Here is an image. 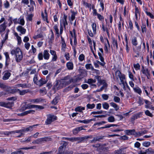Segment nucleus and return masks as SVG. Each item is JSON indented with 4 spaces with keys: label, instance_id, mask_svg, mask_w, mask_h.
<instances>
[{
    "label": "nucleus",
    "instance_id": "1",
    "mask_svg": "<svg viewBox=\"0 0 154 154\" xmlns=\"http://www.w3.org/2000/svg\"><path fill=\"white\" fill-rule=\"evenodd\" d=\"M11 54L12 55L15 54V60L17 62H20L23 59L22 52L20 49L18 48L12 50L11 51Z\"/></svg>",
    "mask_w": 154,
    "mask_h": 154
},
{
    "label": "nucleus",
    "instance_id": "2",
    "mask_svg": "<svg viewBox=\"0 0 154 154\" xmlns=\"http://www.w3.org/2000/svg\"><path fill=\"white\" fill-rule=\"evenodd\" d=\"M37 125H36L29 126V127L26 128H24L19 130H17L15 132L16 133H20V135L17 136V137H21L22 135L24 134V133L29 131H32L33 130V128Z\"/></svg>",
    "mask_w": 154,
    "mask_h": 154
},
{
    "label": "nucleus",
    "instance_id": "3",
    "mask_svg": "<svg viewBox=\"0 0 154 154\" xmlns=\"http://www.w3.org/2000/svg\"><path fill=\"white\" fill-rule=\"evenodd\" d=\"M67 16L65 15H64L63 17L60 20V33L61 35L63 32V26H64L65 29H66V26L68 25V23L66 19Z\"/></svg>",
    "mask_w": 154,
    "mask_h": 154
},
{
    "label": "nucleus",
    "instance_id": "4",
    "mask_svg": "<svg viewBox=\"0 0 154 154\" xmlns=\"http://www.w3.org/2000/svg\"><path fill=\"white\" fill-rule=\"evenodd\" d=\"M116 77L117 79L119 78L120 80L121 84L123 85H125L124 80L125 79V76L124 74H122L121 72L119 71H117L115 73Z\"/></svg>",
    "mask_w": 154,
    "mask_h": 154
},
{
    "label": "nucleus",
    "instance_id": "5",
    "mask_svg": "<svg viewBox=\"0 0 154 154\" xmlns=\"http://www.w3.org/2000/svg\"><path fill=\"white\" fill-rule=\"evenodd\" d=\"M71 82L70 81L68 82L67 81H63L60 82L59 85L58 86L59 83L58 82H57L55 85H54L55 88H57L58 89V88H61L64 87L67 84H68L69 83Z\"/></svg>",
    "mask_w": 154,
    "mask_h": 154
},
{
    "label": "nucleus",
    "instance_id": "6",
    "mask_svg": "<svg viewBox=\"0 0 154 154\" xmlns=\"http://www.w3.org/2000/svg\"><path fill=\"white\" fill-rule=\"evenodd\" d=\"M57 119V117L53 115H49L48 116L47 119L45 121L47 124H50L52 122Z\"/></svg>",
    "mask_w": 154,
    "mask_h": 154
},
{
    "label": "nucleus",
    "instance_id": "7",
    "mask_svg": "<svg viewBox=\"0 0 154 154\" xmlns=\"http://www.w3.org/2000/svg\"><path fill=\"white\" fill-rule=\"evenodd\" d=\"M11 91L10 92L11 93H13L18 91L20 95H25L29 91L28 90H25L21 91L18 89H14L11 90Z\"/></svg>",
    "mask_w": 154,
    "mask_h": 154
},
{
    "label": "nucleus",
    "instance_id": "8",
    "mask_svg": "<svg viewBox=\"0 0 154 154\" xmlns=\"http://www.w3.org/2000/svg\"><path fill=\"white\" fill-rule=\"evenodd\" d=\"M9 30L8 29H7L6 30V32L5 34L4 33L1 34L2 37L3 38L2 41V45L5 42V41L7 40L8 38V35L9 32Z\"/></svg>",
    "mask_w": 154,
    "mask_h": 154
},
{
    "label": "nucleus",
    "instance_id": "9",
    "mask_svg": "<svg viewBox=\"0 0 154 154\" xmlns=\"http://www.w3.org/2000/svg\"><path fill=\"white\" fill-rule=\"evenodd\" d=\"M63 145L60 147L58 149L59 153L57 154H64V150L65 149L67 143L64 141L63 142Z\"/></svg>",
    "mask_w": 154,
    "mask_h": 154
},
{
    "label": "nucleus",
    "instance_id": "10",
    "mask_svg": "<svg viewBox=\"0 0 154 154\" xmlns=\"http://www.w3.org/2000/svg\"><path fill=\"white\" fill-rule=\"evenodd\" d=\"M141 71L143 74L146 76L148 79H149L150 76V72L149 70H148V68L143 67Z\"/></svg>",
    "mask_w": 154,
    "mask_h": 154
},
{
    "label": "nucleus",
    "instance_id": "11",
    "mask_svg": "<svg viewBox=\"0 0 154 154\" xmlns=\"http://www.w3.org/2000/svg\"><path fill=\"white\" fill-rule=\"evenodd\" d=\"M127 148V147H122L118 150H116L114 153L115 154H125L126 153V151L125 150Z\"/></svg>",
    "mask_w": 154,
    "mask_h": 154
},
{
    "label": "nucleus",
    "instance_id": "12",
    "mask_svg": "<svg viewBox=\"0 0 154 154\" xmlns=\"http://www.w3.org/2000/svg\"><path fill=\"white\" fill-rule=\"evenodd\" d=\"M0 105L7 108H10L13 106V102L1 103H0Z\"/></svg>",
    "mask_w": 154,
    "mask_h": 154
},
{
    "label": "nucleus",
    "instance_id": "13",
    "mask_svg": "<svg viewBox=\"0 0 154 154\" xmlns=\"http://www.w3.org/2000/svg\"><path fill=\"white\" fill-rule=\"evenodd\" d=\"M17 31L20 32V35L22 34H24L26 32V29L23 27L20 26H18L16 28Z\"/></svg>",
    "mask_w": 154,
    "mask_h": 154
},
{
    "label": "nucleus",
    "instance_id": "14",
    "mask_svg": "<svg viewBox=\"0 0 154 154\" xmlns=\"http://www.w3.org/2000/svg\"><path fill=\"white\" fill-rule=\"evenodd\" d=\"M3 76L2 79L3 80H5L8 79L10 76L11 73L8 71H6L3 72Z\"/></svg>",
    "mask_w": 154,
    "mask_h": 154
},
{
    "label": "nucleus",
    "instance_id": "15",
    "mask_svg": "<svg viewBox=\"0 0 154 154\" xmlns=\"http://www.w3.org/2000/svg\"><path fill=\"white\" fill-rule=\"evenodd\" d=\"M42 16L44 21H45L47 23H48L49 22L48 20V15L46 9L45 10L44 13L43 12L42 13Z\"/></svg>",
    "mask_w": 154,
    "mask_h": 154
},
{
    "label": "nucleus",
    "instance_id": "16",
    "mask_svg": "<svg viewBox=\"0 0 154 154\" xmlns=\"http://www.w3.org/2000/svg\"><path fill=\"white\" fill-rule=\"evenodd\" d=\"M47 81V80H45L42 78H41L37 82L36 84L39 86H42L43 84L46 83Z\"/></svg>",
    "mask_w": 154,
    "mask_h": 154
},
{
    "label": "nucleus",
    "instance_id": "17",
    "mask_svg": "<svg viewBox=\"0 0 154 154\" xmlns=\"http://www.w3.org/2000/svg\"><path fill=\"white\" fill-rule=\"evenodd\" d=\"M43 57L44 59L46 60H48L49 59L50 55L49 53V51L47 50H44L43 51Z\"/></svg>",
    "mask_w": 154,
    "mask_h": 154
},
{
    "label": "nucleus",
    "instance_id": "18",
    "mask_svg": "<svg viewBox=\"0 0 154 154\" xmlns=\"http://www.w3.org/2000/svg\"><path fill=\"white\" fill-rule=\"evenodd\" d=\"M50 53L53 56L52 58V61H56L57 58L56 51L53 50H50Z\"/></svg>",
    "mask_w": 154,
    "mask_h": 154
},
{
    "label": "nucleus",
    "instance_id": "19",
    "mask_svg": "<svg viewBox=\"0 0 154 154\" xmlns=\"http://www.w3.org/2000/svg\"><path fill=\"white\" fill-rule=\"evenodd\" d=\"M126 134L128 135H135V131L134 129L125 130L124 131Z\"/></svg>",
    "mask_w": 154,
    "mask_h": 154
},
{
    "label": "nucleus",
    "instance_id": "20",
    "mask_svg": "<svg viewBox=\"0 0 154 154\" xmlns=\"http://www.w3.org/2000/svg\"><path fill=\"white\" fill-rule=\"evenodd\" d=\"M95 78L97 79L98 82L97 85L99 86H100L102 84H103L105 82L103 80H102L101 79V77L99 76H95Z\"/></svg>",
    "mask_w": 154,
    "mask_h": 154
},
{
    "label": "nucleus",
    "instance_id": "21",
    "mask_svg": "<svg viewBox=\"0 0 154 154\" xmlns=\"http://www.w3.org/2000/svg\"><path fill=\"white\" fill-rule=\"evenodd\" d=\"M6 23L4 21L3 24L0 25V33L1 34H2V33L5 30L6 27Z\"/></svg>",
    "mask_w": 154,
    "mask_h": 154
},
{
    "label": "nucleus",
    "instance_id": "22",
    "mask_svg": "<svg viewBox=\"0 0 154 154\" xmlns=\"http://www.w3.org/2000/svg\"><path fill=\"white\" fill-rule=\"evenodd\" d=\"M42 101V100L40 98L35 99H31L29 100V101L32 103H38Z\"/></svg>",
    "mask_w": 154,
    "mask_h": 154
},
{
    "label": "nucleus",
    "instance_id": "23",
    "mask_svg": "<svg viewBox=\"0 0 154 154\" xmlns=\"http://www.w3.org/2000/svg\"><path fill=\"white\" fill-rule=\"evenodd\" d=\"M142 112H139L137 113L134 115H133L131 118V120H134L140 117V116L142 115Z\"/></svg>",
    "mask_w": 154,
    "mask_h": 154
},
{
    "label": "nucleus",
    "instance_id": "24",
    "mask_svg": "<svg viewBox=\"0 0 154 154\" xmlns=\"http://www.w3.org/2000/svg\"><path fill=\"white\" fill-rule=\"evenodd\" d=\"M18 23L23 26L25 24V21L23 17L21 16L18 20Z\"/></svg>",
    "mask_w": 154,
    "mask_h": 154
},
{
    "label": "nucleus",
    "instance_id": "25",
    "mask_svg": "<svg viewBox=\"0 0 154 154\" xmlns=\"http://www.w3.org/2000/svg\"><path fill=\"white\" fill-rule=\"evenodd\" d=\"M14 35L16 37L17 39L18 42L17 44L18 45H20L22 42V40L20 37L19 36L18 33L17 32H15L14 33Z\"/></svg>",
    "mask_w": 154,
    "mask_h": 154
},
{
    "label": "nucleus",
    "instance_id": "26",
    "mask_svg": "<svg viewBox=\"0 0 154 154\" xmlns=\"http://www.w3.org/2000/svg\"><path fill=\"white\" fill-rule=\"evenodd\" d=\"M112 44L114 47L116 46V49H118V45L117 41L116 39H115L114 37H112Z\"/></svg>",
    "mask_w": 154,
    "mask_h": 154
},
{
    "label": "nucleus",
    "instance_id": "27",
    "mask_svg": "<svg viewBox=\"0 0 154 154\" xmlns=\"http://www.w3.org/2000/svg\"><path fill=\"white\" fill-rule=\"evenodd\" d=\"M35 112V111L33 110H30L26 111L21 114L22 116H24L28 114H33Z\"/></svg>",
    "mask_w": 154,
    "mask_h": 154
},
{
    "label": "nucleus",
    "instance_id": "28",
    "mask_svg": "<svg viewBox=\"0 0 154 154\" xmlns=\"http://www.w3.org/2000/svg\"><path fill=\"white\" fill-rule=\"evenodd\" d=\"M133 90L135 92L138 93L139 95H141L142 93V91L139 87L133 88Z\"/></svg>",
    "mask_w": 154,
    "mask_h": 154
},
{
    "label": "nucleus",
    "instance_id": "29",
    "mask_svg": "<svg viewBox=\"0 0 154 154\" xmlns=\"http://www.w3.org/2000/svg\"><path fill=\"white\" fill-rule=\"evenodd\" d=\"M132 44L134 46H136L138 44L137 38L136 37L134 36L131 38Z\"/></svg>",
    "mask_w": 154,
    "mask_h": 154
},
{
    "label": "nucleus",
    "instance_id": "30",
    "mask_svg": "<svg viewBox=\"0 0 154 154\" xmlns=\"http://www.w3.org/2000/svg\"><path fill=\"white\" fill-rule=\"evenodd\" d=\"M102 28L103 31H106L107 33V35L109 36V33L108 29L106 26H105L103 23L102 24Z\"/></svg>",
    "mask_w": 154,
    "mask_h": 154
},
{
    "label": "nucleus",
    "instance_id": "31",
    "mask_svg": "<svg viewBox=\"0 0 154 154\" xmlns=\"http://www.w3.org/2000/svg\"><path fill=\"white\" fill-rule=\"evenodd\" d=\"M66 66L67 68L69 70H72L73 69V64L71 62H68L67 63Z\"/></svg>",
    "mask_w": 154,
    "mask_h": 154
},
{
    "label": "nucleus",
    "instance_id": "32",
    "mask_svg": "<svg viewBox=\"0 0 154 154\" xmlns=\"http://www.w3.org/2000/svg\"><path fill=\"white\" fill-rule=\"evenodd\" d=\"M15 88H17V87H21L22 88H28V87L27 86V85L26 84H18L17 85H15Z\"/></svg>",
    "mask_w": 154,
    "mask_h": 154
},
{
    "label": "nucleus",
    "instance_id": "33",
    "mask_svg": "<svg viewBox=\"0 0 154 154\" xmlns=\"http://www.w3.org/2000/svg\"><path fill=\"white\" fill-rule=\"evenodd\" d=\"M86 68L87 69L94 70V68L91 64H87L85 65Z\"/></svg>",
    "mask_w": 154,
    "mask_h": 154
},
{
    "label": "nucleus",
    "instance_id": "34",
    "mask_svg": "<svg viewBox=\"0 0 154 154\" xmlns=\"http://www.w3.org/2000/svg\"><path fill=\"white\" fill-rule=\"evenodd\" d=\"M40 139L42 143L45 142L49 141L50 140V138L48 137L40 138Z\"/></svg>",
    "mask_w": 154,
    "mask_h": 154
},
{
    "label": "nucleus",
    "instance_id": "35",
    "mask_svg": "<svg viewBox=\"0 0 154 154\" xmlns=\"http://www.w3.org/2000/svg\"><path fill=\"white\" fill-rule=\"evenodd\" d=\"M54 29L55 31L56 34L57 35V36L59 37V29L58 26L57 25H55L54 27Z\"/></svg>",
    "mask_w": 154,
    "mask_h": 154
},
{
    "label": "nucleus",
    "instance_id": "36",
    "mask_svg": "<svg viewBox=\"0 0 154 154\" xmlns=\"http://www.w3.org/2000/svg\"><path fill=\"white\" fill-rule=\"evenodd\" d=\"M66 139L71 141L72 142L76 141L79 140L78 137H70V138H66Z\"/></svg>",
    "mask_w": 154,
    "mask_h": 154
},
{
    "label": "nucleus",
    "instance_id": "37",
    "mask_svg": "<svg viewBox=\"0 0 154 154\" xmlns=\"http://www.w3.org/2000/svg\"><path fill=\"white\" fill-rule=\"evenodd\" d=\"M70 33L71 35L70 38H72L73 39V38H75V37H76L75 30V29H73L72 31H70Z\"/></svg>",
    "mask_w": 154,
    "mask_h": 154
},
{
    "label": "nucleus",
    "instance_id": "38",
    "mask_svg": "<svg viewBox=\"0 0 154 154\" xmlns=\"http://www.w3.org/2000/svg\"><path fill=\"white\" fill-rule=\"evenodd\" d=\"M16 131H15L6 132L5 133V134H7V135H8L9 134H13V133L14 134H16V137H17V136H18V135H20V133H16L15 132Z\"/></svg>",
    "mask_w": 154,
    "mask_h": 154
},
{
    "label": "nucleus",
    "instance_id": "39",
    "mask_svg": "<svg viewBox=\"0 0 154 154\" xmlns=\"http://www.w3.org/2000/svg\"><path fill=\"white\" fill-rule=\"evenodd\" d=\"M110 104L111 106L115 109L116 111L119 109V107L115 103L113 102H111L110 103Z\"/></svg>",
    "mask_w": 154,
    "mask_h": 154
},
{
    "label": "nucleus",
    "instance_id": "40",
    "mask_svg": "<svg viewBox=\"0 0 154 154\" xmlns=\"http://www.w3.org/2000/svg\"><path fill=\"white\" fill-rule=\"evenodd\" d=\"M95 119H90L84 120H82V123L85 124H88L92 121H95Z\"/></svg>",
    "mask_w": 154,
    "mask_h": 154
},
{
    "label": "nucleus",
    "instance_id": "41",
    "mask_svg": "<svg viewBox=\"0 0 154 154\" xmlns=\"http://www.w3.org/2000/svg\"><path fill=\"white\" fill-rule=\"evenodd\" d=\"M85 108L84 107L79 106L76 108L75 109V111L82 112L83 110H85Z\"/></svg>",
    "mask_w": 154,
    "mask_h": 154
},
{
    "label": "nucleus",
    "instance_id": "42",
    "mask_svg": "<svg viewBox=\"0 0 154 154\" xmlns=\"http://www.w3.org/2000/svg\"><path fill=\"white\" fill-rule=\"evenodd\" d=\"M150 142L149 141H145L142 143V145L146 147H148L150 145Z\"/></svg>",
    "mask_w": 154,
    "mask_h": 154
},
{
    "label": "nucleus",
    "instance_id": "43",
    "mask_svg": "<svg viewBox=\"0 0 154 154\" xmlns=\"http://www.w3.org/2000/svg\"><path fill=\"white\" fill-rule=\"evenodd\" d=\"M128 75L129 78L132 81H134V76L131 72L129 70H128Z\"/></svg>",
    "mask_w": 154,
    "mask_h": 154
},
{
    "label": "nucleus",
    "instance_id": "44",
    "mask_svg": "<svg viewBox=\"0 0 154 154\" xmlns=\"http://www.w3.org/2000/svg\"><path fill=\"white\" fill-rule=\"evenodd\" d=\"M144 102L146 105H145V108L146 109H148L150 107V105L151 103L148 100H144Z\"/></svg>",
    "mask_w": 154,
    "mask_h": 154
},
{
    "label": "nucleus",
    "instance_id": "45",
    "mask_svg": "<svg viewBox=\"0 0 154 154\" xmlns=\"http://www.w3.org/2000/svg\"><path fill=\"white\" fill-rule=\"evenodd\" d=\"M32 143L33 144H41L42 143L40 140V138H39L35 140H33L32 142Z\"/></svg>",
    "mask_w": 154,
    "mask_h": 154
},
{
    "label": "nucleus",
    "instance_id": "46",
    "mask_svg": "<svg viewBox=\"0 0 154 154\" xmlns=\"http://www.w3.org/2000/svg\"><path fill=\"white\" fill-rule=\"evenodd\" d=\"M92 27L93 30V33L95 34L96 31V25L95 23H93L92 24Z\"/></svg>",
    "mask_w": 154,
    "mask_h": 154
},
{
    "label": "nucleus",
    "instance_id": "47",
    "mask_svg": "<svg viewBox=\"0 0 154 154\" xmlns=\"http://www.w3.org/2000/svg\"><path fill=\"white\" fill-rule=\"evenodd\" d=\"M102 106L104 109H107L109 107V105L108 103L105 102L102 104Z\"/></svg>",
    "mask_w": 154,
    "mask_h": 154
},
{
    "label": "nucleus",
    "instance_id": "48",
    "mask_svg": "<svg viewBox=\"0 0 154 154\" xmlns=\"http://www.w3.org/2000/svg\"><path fill=\"white\" fill-rule=\"evenodd\" d=\"M144 100L140 97H139L138 103L140 105H141L143 104Z\"/></svg>",
    "mask_w": 154,
    "mask_h": 154
},
{
    "label": "nucleus",
    "instance_id": "49",
    "mask_svg": "<svg viewBox=\"0 0 154 154\" xmlns=\"http://www.w3.org/2000/svg\"><path fill=\"white\" fill-rule=\"evenodd\" d=\"M95 106V105L94 103L90 104L88 103L87 104L86 107L88 109H92Z\"/></svg>",
    "mask_w": 154,
    "mask_h": 154
},
{
    "label": "nucleus",
    "instance_id": "50",
    "mask_svg": "<svg viewBox=\"0 0 154 154\" xmlns=\"http://www.w3.org/2000/svg\"><path fill=\"white\" fill-rule=\"evenodd\" d=\"M146 153L148 154H154V151L151 148H150L146 150Z\"/></svg>",
    "mask_w": 154,
    "mask_h": 154
},
{
    "label": "nucleus",
    "instance_id": "51",
    "mask_svg": "<svg viewBox=\"0 0 154 154\" xmlns=\"http://www.w3.org/2000/svg\"><path fill=\"white\" fill-rule=\"evenodd\" d=\"M33 16V15L32 14H28L26 17V19L28 21H31L32 20Z\"/></svg>",
    "mask_w": 154,
    "mask_h": 154
},
{
    "label": "nucleus",
    "instance_id": "52",
    "mask_svg": "<svg viewBox=\"0 0 154 154\" xmlns=\"http://www.w3.org/2000/svg\"><path fill=\"white\" fill-rule=\"evenodd\" d=\"M76 13L74 11L72 12V14L71 16V21H73L75 18V16Z\"/></svg>",
    "mask_w": 154,
    "mask_h": 154
},
{
    "label": "nucleus",
    "instance_id": "53",
    "mask_svg": "<svg viewBox=\"0 0 154 154\" xmlns=\"http://www.w3.org/2000/svg\"><path fill=\"white\" fill-rule=\"evenodd\" d=\"M108 120L109 122H113L115 121L114 117L113 116H110L108 118Z\"/></svg>",
    "mask_w": 154,
    "mask_h": 154
},
{
    "label": "nucleus",
    "instance_id": "54",
    "mask_svg": "<svg viewBox=\"0 0 154 154\" xmlns=\"http://www.w3.org/2000/svg\"><path fill=\"white\" fill-rule=\"evenodd\" d=\"M145 113L146 116L150 117H152L153 116V115L152 113H150L149 111L148 110L145 111Z\"/></svg>",
    "mask_w": 154,
    "mask_h": 154
},
{
    "label": "nucleus",
    "instance_id": "55",
    "mask_svg": "<svg viewBox=\"0 0 154 154\" xmlns=\"http://www.w3.org/2000/svg\"><path fill=\"white\" fill-rule=\"evenodd\" d=\"M96 82V79H88L87 83L89 84H91L92 83H95Z\"/></svg>",
    "mask_w": 154,
    "mask_h": 154
},
{
    "label": "nucleus",
    "instance_id": "56",
    "mask_svg": "<svg viewBox=\"0 0 154 154\" xmlns=\"http://www.w3.org/2000/svg\"><path fill=\"white\" fill-rule=\"evenodd\" d=\"M141 27L142 32H146V28L145 24H142Z\"/></svg>",
    "mask_w": 154,
    "mask_h": 154
},
{
    "label": "nucleus",
    "instance_id": "57",
    "mask_svg": "<svg viewBox=\"0 0 154 154\" xmlns=\"http://www.w3.org/2000/svg\"><path fill=\"white\" fill-rule=\"evenodd\" d=\"M113 100L116 103H119L120 101V98L119 97L116 96L114 97Z\"/></svg>",
    "mask_w": 154,
    "mask_h": 154
},
{
    "label": "nucleus",
    "instance_id": "58",
    "mask_svg": "<svg viewBox=\"0 0 154 154\" xmlns=\"http://www.w3.org/2000/svg\"><path fill=\"white\" fill-rule=\"evenodd\" d=\"M134 67L135 68L136 70H138L140 69V66L138 63L134 65Z\"/></svg>",
    "mask_w": 154,
    "mask_h": 154
},
{
    "label": "nucleus",
    "instance_id": "59",
    "mask_svg": "<svg viewBox=\"0 0 154 154\" xmlns=\"http://www.w3.org/2000/svg\"><path fill=\"white\" fill-rule=\"evenodd\" d=\"M139 14V11L138 8L136 6L135 8V16L136 18L137 19V15Z\"/></svg>",
    "mask_w": 154,
    "mask_h": 154
},
{
    "label": "nucleus",
    "instance_id": "60",
    "mask_svg": "<svg viewBox=\"0 0 154 154\" xmlns=\"http://www.w3.org/2000/svg\"><path fill=\"white\" fill-rule=\"evenodd\" d=\"M38 57L39 60H42L43 59V55L42 53H40L38 54Z\"/></svg>",
    "mask_w": 154,
    "mask_h": 154
},
{
    "label": "nucleus",
    "instance_id": "61",
    "mask_svg": "<svg viewBox=\"0 0 154 154\" xmlns=\"http://www.w3.org/2000/svg\"><path fill=\"white\" fill-rule=\"evenodd\" d=\"M4 6L5 8H8L10 6V4L9 2L8 1H6L4 4Z\"/></svg>",
    "mask_w": 154,
    "mask_h": 154
},
{
    "label": "nucleus",
    "instance_id": "62",
    "mask_svg": "<svg viewBox=\"0 0 154 154\" xmlns=\"http://www.w3.org/2000/svg\"><path fill=\"white\" fill-rule=\"evenodd\" d=\"M4 54L5 57V60H10V58L8 53L7 52H5L4 53Z\"/></svg>",
    "mask_w": 154,
    "mask_h": 154
},
{
    "label": "nucleus",
    "instance_id": "63",
    "mask_svg": "<svg viewBox=\"0 0 154 154\" xmlns=\"http://www.w3.org/2000/svg\"><path fill=\"white\" fill-rule=\"evenodd\" d=\"M58 98L56 97L52 101V103L54 105H56L58 102Z\"/></svg>",
    "mask_w": 154,
    "mask_h": 154
},
{
    "label": "nucleus",
    "instance_id": "64",
    "mask_svg": "<svg viewBox=\"0 0 154 154\" xmlns=\"http://www.w3.org/2000/svg\"><path fill=\"white\" fill-rule=\"evenodd\" d=\"M85 58V56L83 54H81L79 55V59L80 61H82Z\"/></svg>",
    "mask_w": 154,
    "mask_h": 154
}]
</instances>
